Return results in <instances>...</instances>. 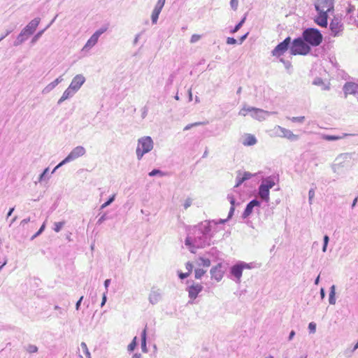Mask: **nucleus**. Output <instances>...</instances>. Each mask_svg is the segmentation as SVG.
Returning a JSON list of instances; mask_svg holds the SVG:
<instances>
[{"mask_svg": "<svg viewBox=\"0 0 358 358\" xmlns=\"http://www.w3.org/2000/svg\"><path fill=\"white\" fill-rule=\"evenodd\" d=\"M160 13L161 12L159 10H157L155 9L153 10V11L152 13V15H151V20H152V24L157 23Z\"/></svg>", "mask_w": 358, "mask_h": 358, "instance_id": "nucleus-37", "label": "nucleus"}, {"mask_svg": "<svg viewBox=\"0 0 358 358\" xmlns=\"http://www.w3.org/2000/svg\"><path fill=\"white\" fill-rule=\"evenodd\" d=\"M203 287L201 285L193 282L187 288L189 298L192 300L196 299L199 294L203 290Z\"/></svg>", "mask_w": 358, "mask_h": 358, "instance_id": "nucleus-14", "label": "nucleus"}, {"mask_svg": "<svg viewBox=\"0 0 358 358\" xmlns=\"http://www.w3.org/2000/svg\"><path fill=\"white\" fill-rule=\"evenodd\" d=\"M49 172V168H46L43 170V171L39 175V177H38V181L39 182H42L43 180H45V177L46 176V175Z\"/></svg>", "mask_w": 358, "mask_h": 358, "instance_id": "nucleus-46", "label": "nucleus"}, {"mask_svg": "<svg viewBox=\"0 0 358 358\" xmlns=\"http://www.w3.org/2000/svg\"><path fill=\"white\" fill-rule=\"evenodd\" d=\"M29 36L27 35V34L22 30L20 34L17 36V38L20 40L21 42L24 43L27 38Z\"/></svg>", "mask_w": 358, "mask_h": 358, "instance_id": "nucleus-44", "label": "nucleus"}, {"mask_svg": "<svg viewBox=\"0 0 358 358\" xmlns=\"http://www.w3.org/2000/svg\"><path fill=\"white\" fill-rule=\"evenodd\" d=\"M136 345H137V344H136V337H135V338L133 339L132 342H131V343L128 345V348H127L128 351H129V352H132V351H134V349H135V348H136Z\"/></svg>", "mask_w": 358, "mask_h": 358, "instance_id": "nucleus-47", "label": "nucleus"}, {"mask_svg": "<svg viewBox=\"0 0 358 358\" xmlns=\"http://www.w3.org/2000/svg\"><path fill=\"white\" fill-rule=\"evenodd\" d=\"M192 203V200L190 198H188L185 200L184 203V208L187 209Z\"/></svg>", "mask_w": 358, "mask_h": 358, "instance_id": "nucleus-58", "label": "nucleus"}, {"mask_svg": "<svg viewBox=\"0 0 358 358\" xmlns=\"http://www.w3.org/2000/svg\"><path fill=\"white\" fill-rule=\"evenodd\" d=\"M248 113H251V116L259 121L265 119L264 114H268V111H265L262 109L251 107V106H244L240 111L239 115L242 116H245Z\"/></svg>", "mask_w": 358, "mask_h": 358, "instance_id": "nucleus-6", "label": "nucleus"}, {"mask_svg": "<svg viewBox=\"0 0 358 358\" xmlns=\"http://www.w3.org/2000/svg\"><path fill=\"white\" fill-rule=\"evenodd\" d=\"M329 29L332 36L336 37L340 36L344 29L341 17L334 16L330 22Z\"/></svg>", "mask_w": 358, "mask_h": 358, "instance_id": "nucleus-8", "label": "nucleus"}, {"mask_svg": "<svg viewBox=\"0 0 358 358\" xmlns=\"http://www.w3.org/2000/svg\"><path fill=\"white\" fill-rule=\"evenodd\" d=\"M225 269L226 267L222 263H218L216 266H213L210 271L211 278L217 282L220 281L223 278Z\"/></svg>", "mask_w": 358, "mask_h": 358, "instance_id": "nucleus-11", "label": "nucleus"}, {"mask_svg": "<svg viewBox=\"0 0 358 358\" xmlns=\"http://www.w3.org/2000/svg\"><path fill=\"white\" fill-rule=\"evenodd\" d=\"M153 141L150 136H143L138 140V146L136 150L137 159L141 160L143 156L151 151L153 148Z\"/></svg>", "mask_w": 358, "mask_h": 358, "instance_id": "nucleus-5", "label": "nucleus"}, {"mask_svg": "<svg viewBox=\"0 0 358 358\" xmlns=\"http://www.w3.org/2000/svg\"><path fill=\"white\" fill-rule=\"evenodd\" d=\"M83 298H84V296H80V299L78 300V301L76 302V309L77 310H78L80 309V305H81V303H82V301H83Z\"/></svg>", "mask_w": 358, "mask_h": 358, "instance_id": "nucleus-60", "label": "nucleus"}, {"mask_svg": "<svg viewBox=\"0 0 358 358\" xmlns=\"http://www.w3.org/2000/svg\"><path fill=\"white\" fill-rule=\"evenodd\" d=\"M227 43L229 45H235L237 43V40L233 37H228L227 38Z\"/></svg>", "mask_w": 358, "mask_h": 358, "instance_id": "nucleus-57", "label": "nucleus"}, {"mask_svg": "<svg viewBox=\"0 0 358 358\" xmlns=\"http://www.w3.org/2000/svg\"><path fill=\"white\" fill-rule=\"evenodd\" d=\"M141 349L143 352H148L146 344V329H144L141 333Z\"/></svg>", "mask_w": 358, "mask_h": 358, "instance_id": "nucleus-30", "label": "nucleus"}, {"mask_svg": "<svg viewBox=\"0 0 358 358\" xmlns=\"http://www.w3.org/2000/svg\"><path fill=\"white\" fill-rule=\"evenodd\" d=\"M86 152L85 148L81 145H78L74 148L71 152L58 164V166H62L63 165L69 163L71 161L76 159L77 158L83 156Z\"/></svg>", "mask_w": 358, "mask_h": 358, "instance_id": "nucleus-7", "label": "nucleus"}, {"mask_svg": "<svg viewBox=\"0 0 358 358\" xmlns=\"http://www.w3.org/2000/svg\"><path fill=\"white\" fill-rule=\"evenodd\" d=\"M318 16L315 19V22L322 27H327L328 24V13L326 11H317Z\"/></svg>", "mask_w": 358, "mask_h": 358, "instance_id": "nucleus-21", "label": "nucleus"}, {"mask_svg": "<svg viewBox=\"0 0 358 358\" xmlns=\"http://www.w3.org/2000/svg\"><path fill=\"white\" fill-rule=\"evenodd\" d=\"M185 243L187 246L191 248L194 247L196 243L194 242V237L187 232V236L185 238Z\"/></svg>", "mask_w": 358, "mask_h": 358, "instance_id": "nucleus-31", "label": "nucleus"}, {"mask_svg": "<svg viewBox=\"0 0 358 358\" xmlns=\"http://www.w3.org/2000/svg\"><path fill=\"white\" fill-rule=\"evenodd\" d=\"M355 10V7L354 6L349 5V6L347 9V13H348V15H350V14L354 13Z\"/></svg>", "mask_w": 358, "mask_h": 358, "instance_id": "nucleus-64", "label": "nucleus"}, {"mask_svg": "<svg viewBox=\"0 0 358 358\" xmlns=\"http://www.w3.org/2000/svg\"><path fill=\"white\" fill-rule=\"evenodd\" d=\"M45 226L46 225H41V227L38 229V231L31 237V241L34 240L35 238H36L40 234H41L43 233V231L45 230Z\"/></svg>", "mask_w": 358, "mask_h": 358, "instance_id": "nucleus-49", "label": "nucleus"}, {"mask_svg": "<svg viewBox=\"0 0 358 358\" xmlns=\"http://www.w3.org/2000/svg\"><path fill=\"white\" fill-rule=\"evenodd\" d=\"M313 84L317 86H320L323 90H329L330 89L329 85L325 84L321 78H315Z\"/></svg>", "mask_w": 358, "mask_h": 358, "instance_id": "nucleus-26", "label": "nucleus"}, {"mask_svg": "<svg viewBox=\"0 0 358 358\" xmlns=\"http://www.w3.org/2000/svg\"><path fill=\"white\" fill-rule=\"evenodd\" d=\"M336 286L334 285H331L330 287L329 296V302L331 305H334L336 303Z\"/></svg>", "mask_w": 358, "mask_h": 358, "instance_id": "nucleus-29", "label": "nucleus"}, {"mask_svg": "<svg viewBox=\"0 0 358 358\" xmlns=\"http://www.w3.org/2000/svg\"><path fill=\"white\" fill-rule=\"evenodd\" d=\"M254 175L252 174L250 172H248V171H245L243 174V176H241L243 177V178H244V180L246 181L249 179H250Z\"/></svg>", "mask_w": 358, "mask_h": 358, "instance_id": "nucleus-54", "label": "nucleus"}, {"mask_svg": "<svg viewBox=\"0 0 358 358\" xmlns=\"http://www.w3.org/2000/svg\"><path fill=\"white\" fill-rule=\"evenodd\" d=\"M185 268L187 270V273H188L189 275H190L193 269V264L191 262H187L185 264Z\"/></svg>", "mask_w": 358, "mask_h": 358, "instance_id": "nucleus-56", "label": "nucleus"}, {"mask_svg": "<svg viewBox=\"0 0 358 358\" xmlns=\"http://www.w3.org/2000/svg\"><path fill=\"white\" fill-rule=\"evenodd\" d=\"M334 0H317L315 3V8L317 11L331 12L334 10Z\"/></svg>", "mask_w": 358, "mask_h": 358, "instance_id": "nucleus-10", "label": "nucleus"}, {"mask_svg": "<svg viewBox=\"0 0 358 358\" xmlns=\"http://www.w3.org/2000/svg\"><path fill=\"white\" fill-rule=\"evenodd\" d=\"M206 271L201 268H196L194 270V277L196 279H201V277L205 274Z\"/></svg>", "mask_w": 358, "mask_h": 358, "instance_id": "nucleus-40", "label": "nucleus"}, {"mask_svg": "<svg viewBox=\"0 0 358 358\" xmlns=\"http://www.w3.org/2000/svg\"><path fill=\"white\" fill-rule=\"evenodd\" d=\"M99 217L98 219L97 224H99V223L108 220V216L105 213H103L102 215L99 214Z\"/></svg>", "mask_w": 358, "mask_h": 358, "instance_id": "nucleus-55", "label": "nucleus"}, {"mask_svg": "<svg viewBox=\"0 0 358 358\" xmlns=\"http://www.w3.org/2000/svg\"><path fill=\"white\" fill-rule=\"evenodd\" d=\"M311 51L310 45L302 38L301 36L296 38L292 42L290 54L292 55H306Z\"/></svg>", "mask_w": 358, "mask_h": 358, "instance_id": "nucleus-4", "label": "nucleus"}, {"mask_svg": "<svg viewBox=\"0 0 358 358\" xmlns=\"http://www.w3.org/2000/svg\"><path fill=\"white\" fill-rule=\"evenodd\" d=\"M352 134H343L342 136H336V135H329V134H322V138L328 141H338L344 138L345 136H351Z\"/></svg>", "mask_w": 358, "mask_h": 358, "instance_id": "nucleus-24", "label": "nucleus"}, {"mask_svg": "<svg viewBox=\"0 0 358 358\" xmlns=\"http://www.w3.org/2000/svg\"><path fill=\"white\" fill-rule=\"evenodd\" d=\"M343 91L345 95L354 94L358 97V85L354 83H347L343 86Z\"/></svg>", "mask_w": 358, "mask_h": 358, "instance_id": "nucleus-19", "label": "nucleus"}, {"mask_svg": "<svg viewBox=\"0 0 358 358\" xmlns=\"http://www.w3.org/2000/svg\"><path fill=\"white\" fill-rule=\"evenodd\" d=\"M287 119L290 120L292 122L303 123L305 120V117L304 116L292 117H287Z\"/></svg>", "mask_w": 358, "mask_h": 358, "instance_id": "nucleus-43", "label": "nucleus"}, {"mask_svg": "<svg viewBox=\"0 0 358 358\" xmlns=\"http://www.w3.org/2000/svg\"><path fill=\"white\" fill-rule=\"evenodd\" d=\"M115 197V194H113V196H110L109 199H108V201H106L105 203H103L101 206L100 209L102 210V209L105 208L106 207H107L108 206H109L110 204H111L114 201Z\"/></svg>", "mask_w": 358, "mask_h": 358, "instance_id": "nucleus-42", "label": "nucleus"}, {"mask_svg": "<svg viewBox=\"0 0 358 358\" xmlns=\"http://www.w3.org/2000/svg\"><path fill=\"white\" fill-rule=\"evenodd\" d=\"M141 110H142L141 117L143 119H144L148 114V108H147V106H144Z\"/></svg>", "mask_w": 358, "mask_h": 358, "instance_id": "nucleus-61", "label": "nucleus"}, {"mask_svg": "<svg viewBox=\"0 0 358 358\" xmlns=\"http://www.w3.org/2000/svg\"><path fill=\"white\" fill-rule=\"evenodd\" d=\"M204 123L203 122H194V123H192V124H187L185 128H184V130L186 131V130H189L192 127H196V126H199V125H201V124H203Z\"/></svg>", "mask_w": 358, "mask_h": 358, "instance_id": "nucleus-51", "label": "nucleus"}, {"mask_svg": "<svg viewBox=\"0 0 358 358\" xmlns=\"http://www.w3.org/2000/svg\"><path fill=\"white\" fill-rule=\"evenodd\" d=\"M290 44L291 38L288 36L275 46L272 50V55L278 57L282 55L288 50Z\"/></svg>", "mask_w": 358, "mask_h": 358, "instance_id": "nucleus-9", "label": "nucleus"}, {"mask_svg": "<svg viewBox=\"0 0 358 358\" xmlns=\"http://www.w3.org/2000/svg\"><path fill=\"white\" fill-rule=\"evenodd\" d=\"M260 204H261V202L257 199H252V201H250L246 206L245 210H244V212L242 215V217L243 218H245L247 217H248L252 212L253 210V208L255 207H259L260 206Z\"/></svg>", "mask_w": 358, "mask_h": 358, "instance_id": "nucleus-18", "label": "nucleus"}, {"mask_svg": "<svg viewBox=\"0 0 358 358\" xmlns=\"http://www.w3.org/2000/svg\"><path fill=\"white\" fill-rule=\"evenodd\" d=\"M262 183L264 184V185L270 190V189L275 185L274 178L272 176L266 177L262 180Z\"/></svg>", "mask_w": 358, "mask_h": 358, "instance_id": "nucleus-28", "label": "nucleus"}, {"mask_svg": "<svg viewBox=\"0 0 358 358\" xmlns=\"http://www.w3.org/2000/svg\"><path fill=\"white\" fill-rule=\"evenodd\" d=\"M212 225H192L187 231L194 237L196 246L210 244V238L213 236L211 229Z\"/></svg>", "mask_w": 358, "mask_h": 358, "instance_id": "nucleus-1", "label": "nucleus"}, {"mask_svg": "<svg viewBox=\"0 0 358 358\" xmlns=\"http://www.w3.org/2000/svg\"><path fill=\"white\" fill-rule=\"evenodd\" d=\"M352 158V154L350 153H341L336 158V164H334L332 166V169L334 172H336L340 167H344L345 166V162L346 161H350Z\"/></svg>", "mask_w": 358, "mask_h": 358, "instance_id": "nucleus-12", "label": "nucleus"}, {"mask_svg": "<svg viewBox=\"0 0 358 358\" xmlns=\"http://www.w3.org/2000/svg\"><path fill=\"white\" fill-rule=\"evenodd\" d=\"M236 180V183L234 186V188L239 187L243 182H245L244 178H243V177L241 176V173L240 171L238 172Z\"/></svg>", "mask_w": 358, "mask_h": 358, "instance_id": "nucleus-39", "label": "nucleus"}, {"mask_svg": "<svg viewBox=\"0 0 358 358\" xmlns=\"http://www.w3.org/2000/svg\"><path fill=\"white\" fill-rule=\"evenodd\" d=\"M164 3H165V0H158L154 9L157 10H159L161 12L162 10V8L164 6Z\"/></svg>", "mask_w": 358, "mask_h": 358, "instance_id": "nucleus-45", "label": "nucleus"}, {"mask_svg": "<svg viewBox=\"0 0 358 358\" xmlns=\"http://www.w3.org/2000/svg\"><path fill=\"white\" fill-rule=\"evenodd\" d=\"M189 275V273L187 272L186 273L178 272V277L181 280H184V279L187 278Z\"/></svg>", "mask_w": 358, "mask_h": 358, "instance_id": "nucleus-59", "label": "nucleus"}, {"mask_svg": "<svg viewBox=\"0 0 358 358\" xmlns=\"http://www.w3.org/2000/svg\"><path fill=\"white\" fill-rule=\"evenodd\" d=\"M277 129L280 131V136L282 137L286 138L291 141H296L299 139V136L293 134V132L289 129L283 128L280 126H278Z\"/></svg>", "mask_w": 358, "mask_h": 358, "instance_id": "nucleus-20", "label": "nucleus"}, {"mask_svg": "<svg viewBox=\"0 0 358 358\" xmlns=\"http://www.w3.org/2000/svg\"><path fill=\"white\" fill-rule=\"evenodd\" d=\"M246 20V15H245L242 19L237 24L235 25V27H234L233 29H231V34H234L236 32H237L241 28V27L243 26V24H244L245 21Z\"/></svg>", "mask_w": 358, "mask_h": 358, "instance_id": "nucleus-33", "label": "nucleus"}, {"mask_svg": "<svg viewBox=\"0 0 358 358\" xmlns=\"http://www.w3.org/2000/svg\"><path fill=\"white\" fill-rule=\"evenodd\" d=\"M99 37L96 36V34H92L91 37L88 39L86 44L85 45L83 50H89L92 48L96 43L98 42Z\"/></svg>", "mask_w": 358, "mask_h": 358, "instance_id": "nucleus-25", "label": "nucleus"}, {"mask_svg": "<svg viewBox=\"0 0 358 358\" xmlns=\"http://www.w3.org/2000/svg\"><path fill=\"white\" fill-rule=\"evenodd\" d=\"M314 196H315V191L313 189H310L308 192V198H309L310 203H311V201H312L313 198L314 197Z\"/></svg>", "mask_w": 358, "mask_h": 358, "instance_id": "nucleus-62", "label": "nucleus"}, {"mask_svg": "<svg viewBox=\"0 0 358 358\" xmlns=\"http://www.w3.org/2000/svg\"><path fill=\"white\" fill-rule=\"evenodd\" d=\"M85 82V78L82 74H78L73 78L69 87L76 92Z\"/></svg>", "mask_w": 358, "mask_h": 358, "instance_id": "nucleus-15", "label": "nucleus"}, {"mask_svg": "<svg viewBox=\"0 0 358 358\" xmlns=\"http://www.w3.org/2000/svg\"><path fill=\"white\" fill-rule=\"evenodd\" d=\"M149 176L150 177H153V176H165V173L164 172H162L161 170L159 169H155L153 170H152L149 173H148Z\"/></svg>", "mask_w": 358, "mask_h": 358, "instance_id": "nucleus-38", "label": "nucleus"}, {"mask_svg": "<svg viewBox=\"0 0 358 358\" xmlns=\"http://www.w3.org/2000/svg\"><path fill=\"white\" fill-rule=\"evenodd\" d=\"M258 195L262 200L265 201H268L269 189L263 183H261L260 185L259 186Z\"/></svg>", "mask_w": 358, "mask_h": 358, "instance_id": "nucleus-22", "label": "nucleus"}, {"mask_svg": "<svg viewBox=\"0 0 358 358\" xmlns=\"http://www.w3.org/2000/svg\"><path fill=\"white\" fill-rule=\"evenodd\" d=\"M257 139L255 136L252 134H248L243 142V144L246 146H250L256 144Z\"/></svg>", "mask_w": 358, "mask_h": 358, "instance_id": "nucleus-27", "label": "nucleus"}, {"mask_svg": "<svg viewBox=\"0 0 358 358\" xmlns=\"http://www.w3.org/2000/svg\"><path fill=\"white\" fill-rule=\"evenodd\" d=\"M26 351L29 353H35L38 352V347L35 345L29 344L24 347Z\"/></svg>", "mask_w": 358, "mask_h": 358, "instance_id": "nucleus-35", "label": "nucleus"}, {"mask_svg": "<svg viewBox=\"0 0 358 358\" xmlns=\"http://www.w3.org/2000/svg\"><path fill=\"white\" fill-rule=\"evenodd\" d=\"M106 29H99V30L96 31L94 34H96L97 37H100V36L103 34L106 31Z\"/></svg>", "mask_w": 358, "mask_h": 358, "instance_id": "nucleus-63", "label": "nucleus"}, {"mask_svg": "<svg viewBox=\"0 0 358 358\" xmlns=\"http://www.w3.org/2000/svg\"><path fill=\"white\" fill-rule=\"evenodd\" d=\"M40 21L41 19L39 17L34 18L22 30L27 34V35L30 36L35 32Z\"/></svg>", "mask_w": 358, "mask_h": 358, "instance_id": "nucleus-17", "label": "nucleus"}, {"mask_svg": "<svg viewBox=\"0 0 358 358\" xmlns=\"http://www.w3.org/2000/svg\"><path fill=\"white\" fill-rule=\"evenodd\" d=\"M252 268V263L238 261L229 268L228 277L236 283H240L241 282L243 269H251Z\"/></svg>", "mask_w": 358, "mask_h": 358, "instance_id": "nucleus-3", "label": "nucleus"}, {"mask_svg": "<svg viewBox=\"0 0 358 358\" xmlns=\"http://www.w3.org/2000/svg\"><path fill=\"white\" fill-rule=\"evenodd\" d=\"M308 330L310 334H315L316 331V324L311 322L308 324Z\"/></svg>", "mask_w": 358, "mask_h": 358, "instance_id": "nucleus-48", "label": "nucleus"}, {"mask_svg": "<svg viewBox=\"0 0 358 358\" xmlns=\"http://www.w3.org/2000/svg\"><path fill=\"white\" fill-rule=\"evenodd\" d=\"M45 31V29H43V30H41L38 33H36L32 38V39L31 41V43L34 44L35 43H36V41L42 36V35L43 34Z\"/></svg>", "mask_w": 358, "mask_h": 358, "instance_id": "nucleus-36", "label": "nucleus"}, {"mask_svg": "<svg viewBox=\"0 0 358 358\" xmlns=\"http://www.w3.org/2000/svg\"><path fill=\"white\" fill-rule=\"evenodd\" d=\"M238 5V0H231L230 6L234 10H236Z\"/></svg>", "mask_w": 358, "mask_h": 358, "instance_id": "nucleus-53", "label": "nucleus"}, {"mask_svg": "<svg viewBox=\"0 0 358 358\" xmlns=\"http://www.w3.org/2000/svg\"><path fill=\"white\" fill-rule=\"evenodd\" d=\"M80 346L83 350L84 354L87 358H91L90 352L87 348V344L85 342H82Z\"/></svg>", "mask_w": 358, "mask_h": 358, "instance_id": "nucleus-41", "label": "nucleus"}, {"mask_svg": "<svg viewBox=\"0 0 358 358\" xmlns=\"http://www.w3.org/2000/svg\"><path fill=\"white\" fill-rule=\"evenodd\" d=\"M199 266H204V267H208L210 266V260L208 258H205V257H200L199 258Z\"/></svg>", "mask_w": 358, "mask_h": 358, "instance_id": "nucleus-32", "label": "nucleus"}, {"mask_svg": "<svg viewBox=\"0 0 358 358\" xmlns=\"http://www.w3.org/2000/svg\"><path fill=\"white\" fill-rule=\"evenodd\" d=\"M227 199L229 200V201L231 204V208L229 209V212L227 218V219H220L219 220H217L216 222L213 221V224H225V222H227L228 221V220L230 219L233 216L234 210H235L236 199L234 196V195L229 194L227 195Z\"/></svg>", "mask_w": 358, "mask_h": 358, "instance_id": "nucleus-13", "label": "nucleus"}, {"mask_svg": "<svg viewBox=\"0 0 358 358\" xmlns=\"http://www.w3.org/2000/svg\"><path fill=\"white\" fill-rule=\"evenodd\" d=\"M162 292L159 289L152 287L149 294V301L151 304L155 305L162 300Z\"/></svg>", "mask_w": 358, "mask_h": 358, "instance_id": "nucleus-16", "label": "nucleus"}, {"mask_svg": "<svg viewBox=\"0 0 358 358\" xmlns=\"http://www.w3.org/2000/svg\"><path fill=\"white\" fill-rule=\"evenodd\" d=\"M301 37L310 48L320 45L323 40V36L320 31L311 27L305 29L302 32Z\"/></svg>", "mask_w": 358, "mask_h": 358, "instance_id": "nucleus-2", "label": "nucleus"}, {"mask_svg": "<svg viewBox=\"0 0 358 358\" xmlns=\"http://www.w3.org/2000/svg\"><path fill=\"white\" fill-rule=\"evenodd\" d=\"M201 38V35L199 34H193L190 38V43H194L197 42Z\"/></svg>", "mask_w": 358, "mask_h": 358, "instance_id": "nucleus-52", "label": "nucleus"}, {"mask_svg": "<svg viewBox=\"0 0 358 358\" xmlns=\"http://www.w3.org/2000/svg\"><path fill=\"white\" fill-rule=\"evenodd\" d=\"M329 241V236L327 235H325L324 236V239H323V241H324L323 246H322L323 252H326Z\"/></svg>", "mask_w": 358, "mask_h": 358, "instance_id": "nucleus-50", "label": "nucleus"}, {"mask_svg": "<svg viewBox=\"0 0 358 358\" xmlns=\"http://www.w3.org/2000/svg\"><path fill=\"white\" fill-rule=\"evenodd\" d=\"M75 93L76 92L69 86V87L64 92L61 98L58 100L57 104L60 105L65 100L72 97Z\"/></svg>", "mask_w": 358, "mask_h": 358, "instance_id": "nucleus-23", "label": "nucleus"}, {"mask_svg": "<svg viewBox=\"0 0 358 358\" xmlns=\"http://www.w3.org/2000/svg\"><path fill=\"white\" fill-rule=\"evenodd\" d=\"M56 86L57 85L55 83L54 81H52L43 90L42 93L45 94H48L50 92H51Z\"/></svg>", "mask_w": 358, "mask_h": 358, "instance_id": "nucleus-34", "label": "nucleus"}]
</instances>
